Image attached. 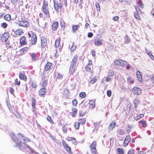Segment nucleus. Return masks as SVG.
I'll list each match as a JSON object with an SVG mask.
<instances>
[{
  "label": "nucleus",
  "mask_w": 154,
  "mask_h": 154,
  "mask_svg": "<svg viewBox=\"0 0 154 154\" xmlns=\"http://www.w3.org/2000/svg\"><path fill=\"white\" fill-rule=\"evenodd\" d=\"M137 5L140 7L141 8H143V4L141 2L140 0H137Z\"/></svg>",
  "instance_id": "obj_44"
},
{
  "label": "nucleus",
  "mask_w": 154,
  "mask_h": 154,
  "mask_svg": "<svg viewBox=\"0 0 154 154\" xmlns=\"http://www.w3.org/2000/svg\"><path fill=\"white\" fill-rule=\"evenodd\" d=\"M63 75L60 74L59 73H58L57 76V79H61L63 78Z\"/></svg>",
  "instance_id": "obj_57"
},
{
  "label": "nucleus",
  "mask_w": 154,
  "mask_h": 154,
  "mask_svg": "<svg viewBox=\"0 0 154 154\" xmlns=\"http://www.w3.org/2000/svg\"><path fill=\"white\" fill-rule=\"evenodd\" d=\"M146 52L147 54L149 55V57L151 58V59L153 60L154 59V57L152 54L151 52L149 51L146 50Z\"/></svg>",
  "instance_id": "obj_35"
},
{
  "label": "nucleus",
  "mask_w": 154,
  "mask_h": 154,
  "mask_svg": "<svg viewBox=\"0 0 154 154\" xmlns=\"http://www.w3.org/2000/svg\"><path fill=\"white\" fill-rule=\"evenodd\" d=\"M134 150L133 149H131L129 150L127 153V154H134Z\"/></svg>",
  "instance_id": "obj_53"
},
{
  "label": "nucleus",
  "mask_w": 154,
  "mask_h": 154,
  "mask_svg": "<svg viewBox=\"0 0 154 154\" xmlns=\"http://www.w3.org/2000/svg\"><path fill=\"white\" fill-rule=\"evenodd\" d=\"M66 140L69 141H73V143H75L77 142V141L76 140L75 138L74 137H68Z\"/></svg>",
  "instance_id": "obj_33"
},
{
  "label": "nucleus",
  "mask_w": 154,
  "mask_h": 154,
  "mask_svg": "<svg viewBox=\"0 0 154 154\" xmlns=\"http://www.w3.org/2000/svg\"><path fill=\"white\" fill-rule=\"evenodd\" d=\"M82 0H80L79 3V7L80 9H82Z\"/></svg>",
  "instance_id": "obj_59"
},
{
  "label": "nucleus",
  "mask_w": 154,
  "mask_h": 154,
  "mask_svg": "<svg viewBox=\"0 0 154 154\" xmlns=\"http://www.w3.org/2000/svg\"><path fill=\"white\" fill-rule=\"evenodd\" d=\"M113 62L116 65L121 66L122 67H126L128 69L130 68V65L125 60L121 59H116L114 60Z\"/></svg>",
  "instance_id": "obj_2"
},
{
  "label": "nucleus",
  "mask_w": 154,
  "mask_h": 154,
  "mask_svg": "<svg viewBox=\"0 0 154 154\" xmlns=\"http://www.w3.org/2000/svg\"><path fill=\"white\" fill-rule=\"evenodd\" d=\"M136 75L138 80L140 82H143L142 74L139 71H137L136 72Z\"/></svg>",
  "instance_id": "obj_16"
},
{
  "label": "nucleus",
  "mask_w": 154,
  "mask_h": 154,
  "mask_svg": "<svg viewBox=\"0 0 154 154\" xmlns=\"http://www.w3.org/2000/svg\"><path fill=\"white\" fill-rule=\"evenodd\" d=\"M119 19V17L118 16H115L113 18V20L114 21H116L118 20Z\"/></svg>",
  "instance_id": "obj_64"
},
{
  "label": "nucleus",
  "mask_w": 154,
  "mask_h": 154,
  "mask_svg": "<svg viewBox=\"0 0 154 154\" xmlns=\"http://www.w3.org/2000/svg\"><path fill=\"white\" fill-rule=\"evenodd\" d=\"M48 84V81L47 80H46L44 81L42 84V86L43 88H45Z\"/></svg>",
  "instance_id": "obj_56"
},
{
  "label": "nucleus",
  "mask_w": 154,
  "mask_h": 154,
  "mask_svg": "<svg viewBox=\"0 0 154 154\" xmlns=\"http://www.w3.org/2000/svg\"><path fill=\"white\" fill-rule=\"evenodd\" d=\"M47 40L46 38L43 37L41 38V46L42 48H44L46 45Z\"/></svg>",
  "instance_id": "obj_19"
},
{
  "label": "nucleus",
  "mask_w": 154,
  "mask_h": 154,
  "mask_svg": "<svg viewBox=\"0 0 154 154\" xmlns=\"http://www.w3.org/2000/svg\"><path fill=\"white\" fill-rule=\"evenodd\" d=\"M31 59L33 61H36L37 59L36 54L34 53H32L31 54Z\"/></svg>",
  "instance_id": "obj_31"
},
{
  "label": "nucleus",
  "mask_w": 154,
  "mask_h": 154,
  "mask_svg": "<svg viewBox=\"0 0 154 154\" xmlns=\"http://www.w3.org/2000/svg\"><path fill=\"white\" fill-rule=\"evenodd\" d=\"M79 27V25H73L72 26V30L73 31L75 32L78 29V27Z\"/></svg>",
  "instance_id": "obj_48"
},
{
  "label": "nucleus",
  "mask_w": 154,
  "mask_h": 154,
  "mask_svg": "<svg viewBox=\"0 0 154 154\" xmlns=\"http://www.w3.org/2000/svg\"><path fill=\"white\" fill-rule=\"evenodd\" d=\"M97 142L94 141L93 142L90 146V151L91 154H96L97 150L96 149Z\"/></svg>",
  "instance_id": "obj_4"
},
{
  "label": "nucleus",
  "mask_w": 154,
  "mask_h": 154,
  "mask_svg": "<svg viewBox=\"0 0 154 154\" xmlns=\"http://www.w3.org/2000/svg\"><path fill=\"white\" fill-rule=\"evenodd\" d=\"M132 91L135 95H139L141 93V90L139 88L137 87H134L132 89Z\"/></svg>",
  "instance_id": "obj_10"
},
{
  "label": "nucleus",
  "mask_w": 154,
  "mask_h": 154,
  "mask_svg": "<svg viewBox=\"0 0 154 154\" xmlns=\"http://www.w3.org/2000/svg\"><path fill=\"white\" fill-rule=\"evenodd\" d=\"M20 43L21 45H27L26 38L25 36H23L20 38Z\"/></svg>",
  "instance_id": "obj_14"
},
{
  "label": "nucleus",
  "mask_w": 154,
  "mask_h": 154,
  "mask_svg": "<svg viewBox=\"0 0 154 154\" xmlns=\"http://www.w3.org/2000/svg\"><path fill=\"white\" fill-rule=\"evenodd\" d=\"M9 91L12 94H14V91L12 87L9 88Z\"/></svg>",
  "instance_id": "obj_61"
},
{
  "label": "nucleus",
  "mask_w": 154,
  "mask_h": 154,
  "mask_svg": "<svg viewBox=\"0 0 154 154\" xmlns=\"http://www.w3.org/2000/svg\"><path fill=\"white\" fill-rule=\"evenodd\" d=\"M79 95L80 97L82 98H84L86 96V93L84 92H81L79 94Z\"/></svg>",
  "instance_id": "obj_46"
},
{
  "label": "nucleus",
  "mask_w": 154,
  "mask_h": 154,
  "mask_svg": "<svg viewBox=\"0 0 154 154\" xmlns=\"http://www.w3.org/2000/svg\"><path fill=\"white\" fill-rule=\"evenodd\" d=\"M139 122L141 124L143 128L145 127L147 124L146 122L145 121L141 120Z\"/></svg>",
  "instance_id": "obj_36"
},
{
  "label": "nucleus",
  "mask_w": 154,
  "mask_h": 154,
  "mask_svg": "<svg viewBox=\"0 0 154 154\" xmlns=\"http://www.w3.org/2000/svg\"><path fill=\"white\" fill-rule=\"evenodd\" d=\"M68 128H67V126L66 125H63L62 129L64 133H66L68 131Z\"/></svg>",
  "instance_id": "obj_42"
},
{
  "label": "nucleus",
  "mask_w": 154,
  "mask_h": 154,
  "mask_svg": "<svg viewBox=\"0 0 154 154\" xmlns=\"http://www.w3.org/2000/svg\"><path fill=\"white\" fill-rule=\"evenodd\" d=\"M24 72H20L19 73V76L20 79L26 82L27 79V77L25 74Z\"/></svg>",
  "instance_id": "obj_11"
},
{
  "label": "nucleus",
  "mask_w": 154,
  "mask_h": 154,
  "mask_svg": "<svg viewBox=\"0 0 154 154\" xmlns=\"http://www.w3.org/2000/svg\"><path fill=\"white\" fill-rule=\"evenodd\" d=\"M60 41L61 38L60 37H59L56 39L54 45V46L55 47L57 48L59 46L60 44Z\"/></svg>",
  "instance_id": "obj_28"
},
{
  "label": "nucleus",
  "mask_w": 154,
  "mask_h": 154,
  "mask_svg": "<svg viewBox=\"0 0 154 154\" xmlns=\"http://www.w3.org/2000/svg\"><path fill=\"white\" fill-rule=\"evenodd\" d=\"M89 107L92 109L94 108L95 106V102L93 100H91L89 102Z\"/></svg>",
  "instance_id": "obj_32"
},
{
  "label": "nucleus",
  "mask_w": 154,
  "mask_h": 154,
  "mask_svg": "<svg viewBox=\"0 0 154 154\" xmlns=\"http://www.w3.org/2000/svg\"><path fill=\"white\" fill-rule=\"evenodd\" d=\"M62 143L64 148L66 152L69 154H73L71 148L68 146L64 140H62Z\"/></svg>",
  "instance_id": "obj_6"
},
{
  "label": "nucleus",
  "mask_w": 154,
  "mask_h": 154,
  "mask_svg": "<svg viewBox=\"0 0 154 154\" xmlns=\"http://www.w3.org/2000/svg\"><path fill=\"white\" fill-rule=\"evenodd\" d=\"M14 33L17 35H20L23 33V32L21 29H18L15 31Z\"/></svg>",
  "instance_id": "obj_23"
},
{
  "label": "nucleus",
  "mask_w": 154,
  "mask_h": 154,
  "mask_svg": "<svg viewBox=\"0 0 154 154\" xmlns=\"http://www.w3.org/2000/svg\"><path fill=\"white\" fill-rule=\"evenodd\" d=\"M114 74V71L112 70H110L108 72V76H113Z\"/></svg>",
  "instance_id": "obj_49"
},
{
  "label": "nucleus",
  "mask_w": 154,
  "mask_h": 154,
  "mask_svg": "<svg viewBox=\"0 0 154 154\" xmlns=\"http://www.w3.org/2000/svg\"><path fill=\"white\" fill-rule=\"evenodd\" d=\"M140 101L137 99H135L134 100V107L136 109L139 104Z\"/></svg>",
  "instance_id": "obj_37"
},
{
  "label": "nucleus",
  "mask_w": 154,
  "mask_h": 154,
  "mask_svg": "<svg viewBox=\"0 0 154 154\" xmlns=\"http://www.w3.org/2000/svg\"><path fill=\"white\" fill-rule=\"evenodd\" d=\"M58 25V22H55L53 23L52 25V28L53 30H56L57 29Z\"/></svg>",
  "instance_id": "obj_25"
},
{
  "label": "nucleus",
  "mask_w": 154,
  "mask_h": 154,
  "mask_svg": "<svg viewBox=\"0 0 154 154\" xmlns=\"http://www.w3.org/2000/svg\"><path fill=\"white\" fill-rule=\"evenodd\" d=\"M94 45L97 46H100L103 44L102 41L99 39L98 37H97L94 39Z\"/></svg>",
  "instance_id": "obj_13"
},
{
  "label": "nucleus",
  "mask_w": 154,
  "mask_h": 154,
  "mask_svg": "<svg viewBox=\"0 0 154 154\" xmlns=\"http://www.w3.org/2000/svg\"><path fill=\"white\" fill-rule=\"evenodd\" d=\"M32 88H35L36 87L37 85L36 82H32Z\"/></svg>",
  "instance_id": "obj_63"
},
{
  "label": "nucleus",
  "mask_w": 154,
  "mask_h": 154,
  "mask_svg": "<svg viewBox=\"0 0 154 154\" xmlns=\"http://www.w3.org/2000/svg\"><path fill=\"white\" fill-rule=\"evenodd\" d=\"M4 18L6 21L9 22L11 19V15L9 14H6L4 16Z\"/></svg>",
  "instance_id": "obj_26"
},
{
  "label": "nucleus",
  "mask_w": 154,
  "mask_h": 154,
  "mask_svg": "<svg viewBox=\"0 0 154 154\" xmlns=\"http://www.w3.org/2000/svg\"><path fill=\"white\" fill-rule=\"evenodd\" d=\"M76 48V46L74 45V44L73 43L72 44V45L70 48V51L72 52L73 51L75 50V49Z\"/></svg>",
  "instance_id": "obj_50"
},
{
  "label": "nucleus",
  "mask_w": 154,
  "mask_h": 154,
  "mask_svg": "<svg viewBox=\"0 0 154 154\" xmlns=\"http://www.w3.org/2000/svg\"><path fill=\"white\" fill-rule=\"evenodd\" d=\"M118 134L120 135H123L124 134L125 132L123 130H120L118 132Z\"/></svg>",
  "instance_id": "obj_58"
},
{
  "label": "nucleus",
  "mask_w": 154,
  "mask_h": 154,
  "mask_svg": "<svg viewBox=\"0 0 154 154\" xmlns=\"http://www.w3.org/2000/svg\"><path fill=\"white\" fill-rule=\"evenodd\" d=\"M14 84L16 85H17L18 86H19L20 84V81H18V79L16 78L14 80Z\"/></svg>",
  "instance_id": "obj_51"
},
{
  "label": "nucleus",
  "mask_w": 154,
  "mask_h": 154,
  "mask_svg": "<svg viewBox=\"0 0 154 154\" xmlns=\"http://www.w3.org/2000/svg\"><path fill=\"white\" fill-rule=\"evenodd\" d=\"M54 6L55 10L57 12L59 9H61L62 7V5L60 1L57 3L54 2Z\"/></svg>",
  "instance_id": "obj_9"
},
{
  "label": "nucleus",
  "mask_w": 154,
  "mask_h": 154,
  "mask_svg": "<svg viewBox=\"0 0 154 154\" xmlns=\"http://www.w3.org/2000/svg\"><path fill=\"white\" fill-rule=\"evenodd\" d=\"M80 124L79 122H75L74 123V128L76 130H78L79 128Z\"/></svg>",
  "instance_id": "obj_41"
},
{
  "label": "nucleus",
  "mask_w": 154,
  "mask_h": 154,
  "mask_svg": "<svg viewBox=\"0 0 154 154\" xmlns=\"http://www.w3.org/2000/svg\"><path fill=\"white\" fill-rule=\"evenodd\" d=\"M71 90H73L76 87V85L75 84H72L70 85Z\"/></svg>",
  "instance_id": "obj_60"
},
{
  "label": "nucleus",
  "mask_w": 154,
  "mask_h": 154,
  "mask_svg": "<svg viewBox=\"0 0 154 154\" xmlns=\"http://www.w3.org/2000/svg\"><path fill=\"white\" fill-rule=\"evenodd\" d=\"M42 10L45 14H47L48 13V3H46L45 1L43 2V5Z\"/></svg>",
  "instance_id": "obj_7"
},
{
  "label": "nucleus",
  "mask_w": 154,
  "mask_h": 154,
  "mask_svg": "<svg viewBox=\"0 0 154 154\" xmlns=\"http://www.w3.org/2000/svg\"><path fill=\"white\" fill-rule=\"evenodd\" d=\"M144 116V115L143 114H140L136 116H134V118L135 120L137 121L142 119Z\"/></svg>",
  "instance_id": "obj_29"
},
{
  "label": "nucleus",
  "mask_w": 154,
  "mask_h": 154,
  "mask_svg": "<svg viewBox=\"0 0 154 154\" xmlns=\"http://www.w3.org/2000/svg\"><path fill=\"white\" fill-rule=\"evenodd\" d=\"M117 151L119 154H124V152L123 149L122 148H118L117 149Z\"/></svg>",
  "instance_id": "obj_47"
},
{
  "label": "nucleus",
  "mask_w": 154,
  "mask_h": 154,
  "mask_svg": "<svg viewBox=\"0 0 154 154\" xmlns=\"http://www.w3.org/2000/svg\"><path fill=\"white\" fill-rule=\"evenodd\" d=\"M107 94L108 97H110L112 94V92L110 90H108L107 91Z\"/></svg>",
  "instance_id": "obj_62"
},
{
  "label": "nucleus",
  "mask_w": 154,
  "mask_h": 154,
  "mask_svg": "<svg viewBox=\"0 0 154 154\" xmlns=\"http://www.w3.org/2000/svg\"><path fill=\"white\" fill-rule=\"evenodd\" d=\"M31 106L33 110V111L35 112V105L36 104V100L35 98L33 97H31Z\"/></svg>",
  "instance_id": "obj_15"
},
{
  "label": "nucleus",
  "mask_w": 154,
  "mask_h": 154,
  "mask_svg": "<svg viewBox=\"0 0 154 154\" xmlns=\"http://www.w3.org/2000/svg\"><path fill=\"white\" fill-rule=\"evenodd\" d=\"M77 109L75 108H73L72 109V112L71 113V115L73 117H75L77 115Z\"/></svg>",
  "instance_id": "obj_24"
},
{
  "label": "nucleus",
  "mask_w": 154,
  "mask_h": 154,
  "mask_svg": "<svg viewBox=\"0 0 154 154\" xmlns=\"http://www.w3.org/2000/svg\"><path fill=\"white\" fill-rule=\"evenodd\" d=\"M134 17L137 20H140L141 18L140 17L139 14L137 12H135L134 13Z\"/></svg>",
  "instance_id": "obj_40"
},
{
  "label": "nucleus",
  "mask_w": 154,
  "mask_h": 154,
  "mask_svg": "<svg viewBox=\"0 0 154 154\" xmlns=\"http://www.w3.org/2000/svg\"><path fill=\"white\" fill-rule=\"evenodd\" d=\"M75 66H72L71 64L69 68V72L70 75H72L75 71Z\"/></svg>",
  "instance_id": "obj_22"
},
{
  "label": "nucleus",
  "mask_w": 154,
  "mask_h": 154,
  "mask_svg": "<svg viewBox=\"0 0 154 154\" xmlns=\"http://www.w3.org/2000/svg\"><path fill=\"white\" fill-rule=\"evenodd\" d=\"M95 5L96 7V10L98 12L100 11V5L98 2H96L95 4Z\"/></svg>",
  "instance_id": "obj_43"
},
{
  "label": "nucleus",
  "mask_w": 154,
  "mask_h": 154,
  "mask_svg": "<svg viewBox=\"0 0 154 154\" xmlns=\"http://www.w3.org/2000/svg\"><path fill=\"white\" fill-rule=\"evenodd\" d=\"M97 79L96 76H94L90 81V83L93 84L95 83L97 81Z\"/></svg>",
  "instance_id": "obj_39"
},
{
  "label": "nucleus",
  "mask_w": 154,
  "mask_h": 154,
  "mask_svg": "<svg viewBox=\"0 0 154 154\" xmlns=\"http://www.w3.org/2000/svg\"><path fill=\"white\" fill-rule=\"evenodd\" d=\"M63 95L64 96L66 97H68L69 94V89L67 88H65L63 91Z\"/></svg>",
  "instance_id": "obj_21"
},
{
  "label": "nucleus",
  "mask_w": 154,
  "mask_h": 154,
  "mask_svg": "<svg viewBox=\"0 0 154 154\" xmlns=\"http://www.w3.org/2000/svg\"><path fill=\"white\" fill-rule=\"evenodd\" d=\"M78 57V55L77 54H76L74 56L72 59V63L71 64V65H72L73 66H75Z\"/></svg>",
  "instance_id": "obj_17"
},
{
  "label": "nucleus",
  "mask_w": 154,
  "mask_h": 154,
  "mask_svg": "<svg viewBox=\"0 0 154 154\" xmlns=\"http://www.w3.org/2000/svg\"><path fill=\"white\" fill-rule=\"evenodd\" d=\"M86 119L85 118H83L80 119L79 120V124H81L82 125H84L85 123Z\"/></svg>",
  "instance_id": "obj_38"
},
{
  "label": "nucleus",
  "mask_w": 154,
  "mask_h": 154,
  "mask_svg": "<svg viewBox=\"0 0 154 154\" xmlns=\"http://www.w3.org/2000/svg\"><path fill=\"white\" fill-rule=\"evenodd\" d=\"M37 37L36 35L33 33L32 34L31 43L32 45H35L37 42Z\"/></svg>",
  "instance_id": "obj_12"
},
{
  "label": "nucleus",
  "mask_w": 154,
  "mask_h": 154,
  "mask_svg": "<svg viewBox=\"0 0 154 154\" xmlns=\"http://www.w3.org/2000/svg\"><path fill=\"white\" fill-rule=\"evenodd\" d=\"M49 137L51 138V139L55 141L56 140V138L55 136L54 135H52L51 134H50L49 135Z\"/></svg>",
  "instance_id": "obj_54"
},
{
  "label": "nucleus",
  "mask_w": 154,
  "mask_h": 154,
  "mask_svg": "<svg viewBox=\"0 0 154 154\" xmlns=\"http://www.w3.org/2000/svg\"><path fill=\"white\" fill-rule=\"evenodd\" d=\"M29 48V47H25L21 48L19 50V51L20 53V54L19 55H23L27 51Z\"/></svg>",
  "instance_id": "obj_18"
},
{
  "label": "nucleus",
  "mask_w": 154,
  "mask_h": 154,
  "mask_svg": "<svg viewBox=\"0 0 154 154\" xmlns=\"http://www.w3.org/2000/svg\"><path fill=\"white\" fill-rule=\"evenodd\" d=\"M125 43L126 44L128 43L131 41L130 37L127 35H126L125 38Z\"/></svg>",
  "instance_id": "obj_34"
},
{
  "label": "nucleus",
  "mask_w": 154,
  "mask_h": 154,
  "mask_svg": "<svg viewBox=\"0 0 154 154\" xmlns=\"http://www.w3.org/2000/svg\"><path fill=\"white\" fill-rule=\"evenodd\" d=\"M116 125V123L115 122L113 121L111 122L109 125V129L111 131L115 127Z\"/></svg>",
  "instance_id": "obj_20"
},
{
  "label": "nucleus",
  "mask_w": 154,
  "mask_h": 154,
  "mask_svg": "<svg viewBox=\"0 0 154 154\" xmlns=\"http://www.w3.org/2000/svg\"><path fill=\"white\" fill-rule=\"evenodd\" d=\"M60 25L61 27L63 29H64L65 28L66 23L63 20L62 21H61L60 23Z\"/></svg>",
  "instance_id": "obj_45"
},
{
  "label": "nucleus",
  "mask_w": 154,
  "mask_h": 154,
  "mask_svg": "<svg viewBox=\"0 0 154 154\" xmlns=\"http://www.w3.org/2000/svg\"><path fill=\"white\" fill-rule=\"evenodd\" d=\"M46 91L45 88L40 89L38 91L39 94L40 96H43L45 94Z\"/></svg>",
  "instance_id": "obj_27"
},
{
  "label": "nucleus",
  "mask_w": 154,
  "mask_h": 154,
  "mask_svg": "<svg viewBox=\"0 0 154 154\" xmlns=\"http://www.w3.org/2000/svg\"><path fill=\"white\" fill-rule=\"evenodd\" d=\"M9 37V33L8 32H5L4 33L1 37V39L2 42H5V45H9L10 44L9 41L8 40Z\"/></svg>",
  "instance_id": "obj_3"
},
{
  "label": "nucleus",
  "mask_w": 154,
  "mask_h": 154,
  "mask_svg": "<svg viewBox=\"0 0 154 154\" xmlns=\"http://www.w3.org/2000/svg\"><path fill=\"white\" fill-rule=\"evenodd\" d=\"M1 26L4 29H5L7 27L8 24L5 22L3 23H1Z\"/></svg>",
  "instance_id": "obj_52"
},
{
  "label": "nucleus",
  "mask_w": 154,
  "mask_h": 154,
  "mask_svg": "<svg viewBox=\"0 0 154 154\" xmlns=\"http://www.w3.org/2000/svg\"><path fill=\"white\" fill-rule=\"evenodd\" d=\"M18 137H14L12 138V140L16 144V146H18L20 149L22 146V142L20 139V138H23V140L24 143L26 142H31L30 140L28 137H25L24 135L20 133H18L17 134Z\"/></svg>",
  "instance_id": "obj_1"
},
{
  "label": "nucleus",
  "mask_w": 154,
  "mask_h": 154,
  "mask_svg": "<svg viewBox=\"0 0 154 154\" xmlns=\"http://www.w3.org/2000/svg\"><path fill=\"white\" fill-rule=\"evenodd\" d=\"M131 140V136L129 135H128L125 137L124 143L123 146H127L130 142Z\"/></svg>",
  "instance_id": "obj_8"
},
{
  "label": "nucleus",
  "mask_w": 154,
  "mask_h": 154,
  "mask_svg": "<svg viewBox=\"0 0 154 154\" xmlns=\"http://www.w3.org/2000/svg\"><path fill=\"white\" fill-rule=\"evenodd\" d=\"M78 102L76 99H74L72 101V105L74 106H76Z\"/></svg>",
  "instance_id": "obj_55"
},
{
  "label": "nucleus",
  "mask_w": 154,
  "mask_h": 154,
  "mask_svg": "<svg viewBox=\"0 0 154 154\" xmlns=\"http://www.w3.org/2000/svg\"><path fill=\"white\" fill-rule=\"evenodd\" d=\"M18 26L20 27L27 28L29 26V23L26 20H23L22 19L21 20L18 21Z\"/></svg>",
  "instance_id": "obj_5"
},
{
  "label": "nucleus",
  "mask_w": 154,
  "mask_h": 154,
  "mask_svg": "<svg viewBox=\"0 0 154 154\" xmlns=\"http://www.w3.org/2000/svg\"><path fill=\"white\" fill-rule=\"evenodd\" d=\"M92 68L93 67L91 68L90 66H86L85 67V70L86 71L90 72L91 73H92L93 72Z\"/></svg>",
  "instance_id": "obj_30"
}]
</instances>
